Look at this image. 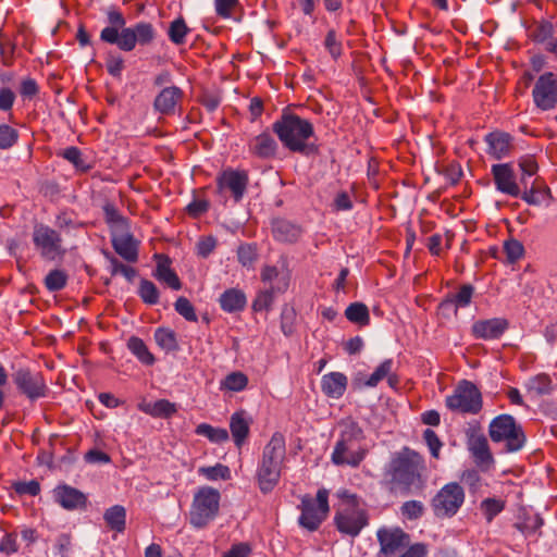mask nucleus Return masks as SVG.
<instances>
[{"instance_id": "obj_24", "label": "nucleus", "mask_w": 557, "mask_h": 557, "mask_svg": "<svg viewBox=\"0 0 557 557\" xmlns=\"http://www.w3.org/2000/svg\"><path fill=\"white\" fill-rule=\"evenodd\" d=\"M112 246L116 253L128 262H135L138 258V250L129 228L113 233Z\"/></svg>"}, {"instance_id": "obj_34", "label": "nucleus", "mask_w": 557, "mask_h": 557, "mask_svg": "<svg viewBox=\"0 0 557 557\" xmlns=\"http://www.w3.org/2000/svg\"><path fill=\"white\" fill-rule=\"evenodd\" d=\"M474 294V287L471 284H463L458 292L450 294L442 305L451 304L458 308H466L471 304Z\"/></svg>"}, {"instance_id": "obj_45", "label": "nucleus", "mask_w": 557, "mask_h": 557, "mask_svg": "<svg viewBox=\"0 0 557 557\" xmlns=\"http://www.w3.org/2000/svg\"><path fill=\"white\" fill-rule=\"evenodd\" d=\"M258 253H257V247L252 244H242L237 248V259L238 262L247 268L252 269L255 265V262L257 261Z\"/></svg>"}, {"instance_id": "obj_39", "label": "nucleus", "mask_w": 557, "mask_h": 557, "mask_svg": "<svg viewBox=\"0 0 557 557\" xmlns=\"http://www.w3.org/2000/svg\"><path fill=\"white\" fill-rule=\"evenodd\" d=\"M154 341L158 346L166 352L178 350L176 334L170 329H157L154 332Z\"/></svg>"}, {"instance_id": "obj_5", "label": "nucleus", "mask_w": 557, "mask_h": 557, "mask_svg": "<svg viewBox=\"0 0 557 557\" xmlns=\"http://www.w3.org/2000/svg\"><path fill=\"white\" fill-rule=\"evenodd\" d=\"M337 496L342 502L334 517L335 527L342 534L356 537L369 523L364 503L347 490L339 491Z\"/></svg>"}, {"instance_id": "obj_50", "label": "nucleus", "mask_w": 557, "mask_h": 557, "mask_svg": "<svg viewBox=\"0 0 557 557\" xmlns=\"http://www.w3.org/2000/svg\"><path fill=\"white\" fill-rule=\"evenodd\" d=\"M18 139V132L8 124L0 125V149L13 147Z\"/></svg>"}, {"instance_id": "obj_26", "label": "nucleus", "mask_w": 557, "mask_h": 557, "mask_svg": "<svg viewBox=\"0 0 557 557\" xmlns=\"http://www.w3.org/2000/svg\"><path fill=\"white\" fill-rule=\"evenodd\" d=\"M469 450L478 465H487L493 461L488 442L483 434H473L469 437Z\"/></svg>"}, {"instance_id": "obj_52", "label": "nucleus", "mask_w": 557, "mask_h": 557, "mask_svg": "<svg viewBox=\"0 0 557 557\" xmlns=\"http://www.w3.org/2000/svg\"><path fill=\"white\" fill-rule=\"evenodd\" d=\"M285 275H289L290 276L289 271L288 270L281 271L275 265H264L261 269V273H260L261 281L263 283L270 284V285H275L278 282V280L282 276H285Z\"/></svg>"}, {"instance_id": "obj_29", "label": "nucleus", "mask_w": 557, "mask_h": 557, "mask_svg": "<svg viewBox=\"0 0 557 557\" xmlns=\"http://www.w3.org/2000/svg\"><path fill=\"white\" fill-rule=\"evenodd\" d=\"M230 430L237 447H242L249 435V421L246 419L245 412H235L231 417Z\"/></svg>"}, {"instance_id": "obj_6", "label": "nucleus", "mask_w": 557, "mask_h": 557, "mask_svg": "<svg viewBox=\"0 0 557 557\" xmlns=\"http://www.w3.org/2000/svg\"><path fill=\"white\" fill-rule=\"evenodd\" d=\"M221 494L211 486H200L193 495L188 512L189 524L197 529L203 530L215 520L220 511Z\"/></svg>"}, {"instance_id": "obj_40", "label": "nucleus", "mask_w": 557, "mask_h": 557, "mask_svg": "<svg viewBox=\"0 0 557 557\" xmlns=\"http://www.w3.org/2000/svg\"><path fill=\"white\" fill-rule=\"evenodd\" d=\"M248 385V376L240 372L234 371L227 374L223 381H221L220 389L230 392H242Z\"/></svg>"}, {"instance_id": "obj_30", "label": "nucleus", "mask_w": 557, "mask_h": 557, "mask_svg": "<svg viewBox=\"0 0 557 557\" xmlns=\"http://www.w3.org/2000/svg\"><path fill=\"white\" fill-rule=\"evenodd\" d=\"M272 232L275 239L284 243H294L301 234V230L297 225L286 220L275 221Z\"/></svg>"}, {"instance_id": "obj_22", "label": "nucleus", "mask_w": 557, "mask_h": 557, "mask_svg": "<svg viewBox=\"0 0 557 557\" xmlns=\"http://www.w3.org/2000/svg\"><path fill=\"white\" fill-rule=\"evenodd\" d=\"M100 39L107 44L116 45L123 51H132L137 44L134 29L125 27L121 32L115 28H103Z\"/></svg>"}, {"instance_id": "obj_54", "label": "nucleus", "mask_w": 557, "mask_h": 557, "mask_svg": "<svg viewBox=\"0 0 557 557\" xmlns=\"http://www.w3.org/2000/svg\"><path fill=\"white\" fill-rule=\"evenodd\" d=\"M504 252L506 253L507 260L513 263L523 257L524 248L519 240L510 239L505 242Z\"/></svg>"}, {"instance_id": "obj_15", "label": "nucleus", "mask_w": 557, "mask_h": 557, "mask_svg": "<svg viewBox=\"0 0 557 557\" xmlns=\"http://www.w3.org/2000/svg\"><path fill=\"white\" fill-rule=\"evenodd\" d=\"M492 174L498 191L515 198L520 196V185L516 181V174L511 164H494L492 166Z\"/></svg>"}, {"instance_id": "obj_38", "label": "nucleus", "mask_w": 557, "mask_h": 557, "mask_svg": "<svg viewBox=\"0 0 557 557\" xmlns=\"http://www.w3.org/2000/svg\"><path fill=\"white\" fill-rule=\"evenodd\" d=\"M345 317L348 321L359 325H368L370 323L369 309L362 302L350 304L345 310Z\"/></svg>"}, {"instance_id": "obj_48", "label": "nucleus", "mask_w": 557, "mask_h": 557, "mask_svg": "<svg viewBox=\"0 0 557 557\" xmlns=\"http://www.w3.org/2000/svg\"><path fill=\"white\" fill-rule=\"evenodd\" d=\"M175 311L182 315L186 321L197 322L198 317L195 307L186 297H178L174 304Z\"/></svg>"}, {"instance_id": "obj_19", "label": "nucleus", "mask_w": 557, "mask_h": 557, "mask_svg": "<svg viewBox=\"0 0 557 557\" xmlns=\"http://www.w3.org/2000/svg\"><path fill=\"white\" fill-rule=\"evenodd\" d=\"M278 150V144L269 131L252 137L248 143V151L259 159H272Z\"/></svg>"}, {"instance_id": "obj_56", "label": "nucleus", "mask_w": 557, "mask_h": 557, "mask_svg": "<svg viewBox=\"0 0 557 557\" xmlns=\"http://www.w3.org/2000/svg\"><path fill=\"white\" fill-rule=\"evenodd\" d=\"M13 488L20 495L37 496L40 493V484L36 480L15 482Z\"/></svg>"}, {"instance_id": "obj_57", "label": "nucleus", "mask_w": 557, "mask_h": 557, "mask_svg": "<svg viewBox=\"0 0 557 557\" xmlns=\"http://www.w3.org/2000/svg\"><path fill=\"white\" fill-rule=\"evenodd\" d=\"M238 3L239 0H214L215 13L222 18H231Z\"/></svg>"}, {"instance_id": "obj_60", "label": "nucleus", "mask_w": 557, "mask_h": 557, "mask_svg": "<svg viewBox=\"0 0 557 557\" xmlns=\"http://www.w3.org/2000/svg\"><path fill=\"white\" fill-rule=\"evenodd\" d=\"M423 438L431 451V455L434 457V458H438L440 457V450L442 448V442L440 441L438 436L436 435V433L431 430V429H426L424 432H423Z\"/></svg>"}, {"instance_id": "obj_18", "label": "nucleus", "mask_w": 557, "mask_h": 557, "mask_svg": "<svg viewBox=\"0 0 557 557\" xmlns=\"http://www.w3.org/2000/svg\"><path fill=\"white\" fill-rule=\"evenodd\" d=\"M52 493L54 502L66 510L84 508L87 504V496L79 490L67 484L57 485Z\"/></svg>"}, {"instance_id": "obj_21", "label": "nucleus", "mask_w": 557, "mask_h": 557, "mask_svg": "<svg viewBox=\"0 0 557 557\" xmlns=\"http://www.w3.org/2000/svg\"><path fill=\"white\" fill-rule=\"evenodd\" d=\"M289 275L282 276L275 285H269L268 288L260 290L253 302L255 311H268L271 309L276 294L285 293L289 287Z\"/></svg>"}, {"instance_id": "obj_9", "label": "nucleus", "mask_w": 557, "mask_h": 557, "mask_svg": "<svg viewBox=\"0 0 557 557\" xmlns=\"http://www.w3.org/2000/svg\"><path fill=\"white\" fill-rule=\"evenodd\" d=\"M32 240L39 256L47 261L62 260L66 255L61 234L46 224H36Z\"/></svg>"}, {"instance_id": "obj_61", "label": "nucleus", "mask_w": 557, "mask_h": 557, "mask_svg": "<svg viewBox=\"0 0 557 557\" xmlns=\"http://www.w3.org/2000/svg\"><path fill=\"white\" fill-rule=\"evenodd\" d=\"M324 44L326 50L334 59H337L342 54V44L337 39V35L334 29L327 32Z\"/></svg>"}, {"instance_id": "obj_17", "label": "nucleus", "mask_w": 557, "mask_h": 557, "mask_svg": "<svg viewBox=\"0 0 557 557\" xmlns=\"http://www.w3.org/2000/svg\"><path fill=\"white\" fill-rule=\"evenodd\" d=\"M508 329V321L503 318L478 320L471 326V334L476 339H498Z\"/></svg>"}, {"instance_id": "obj_55", "label": "nucleus", "mask_w": 557, "mask_h": 557, "mask_svg": "<svg viewBox=\"0 0 557 557\" xmlns=\"http://www.w3.org/2000/svg\"><path fill=\"white\" fill-rule=\"evenodd\" d=\"M18 92L24 100L34 99L39 92V86L36 79L24 77L20 83Z\"/></svg>"}, {"instance_id": "obj_62", "label": "nucleus", "mask_w": 557, "mask_h": 557, "mask_svg": "<svg viewBox=\"0 0 557 557\" xmlns=\"http://www.w3.org/2000/svg\"><path fill=\"white\" fill-rule=\"evenodd\" d=\"M210 208L209 201L206 199H194L186 207V212L191 218H199L205 214Z\"/></svg>"}, {"instance_id": "obj_42", "label": "nucleus", "mask_w": 557, "mask_h": 557, "mask_svg": "<svg viewBox=\"0 0 557 557\" xmlns=\"http://www.w3.org/2000/svg\"><path fill=\"white\" fill-rule=\"evenodd\" d=\"M555 33V26L549 21H540L535 23V25L532 27L530 37L533 41L539 44H544L546 40H548Z\"/></svg>"}, {"instance_id": "obj_28", "label": "nucleus", "mask_w": 557, "mask_h": 557, "mask_svg": "<svg viewBox=\"0 0 557 557\" xmlns=\"http://www.w3.org/2000/svg\"><path fill=\"white\" fill-rule=\"evenodd\" d=\"M138 408L146 414L163 419L172 417L177 411L176 405L168 399H159L153 403H143L138 405Z\"/></svg>"}, {"instance_id": "obj_33", "label": "nucleus", "mask_w": 557, "mask_h": 557, "mask_svg": "<svg viewBox=\"0 0 557 557\" xmlns=\"http://www.w3.org/2000/svg\"><path fill=\"white\" fill-rule=\"evenodd\" d=\"M127 347L136 358L146 366H152L156 361L145 342L136 336H132L127 342Z\"/></svg>"}, {"instance_id": "obj_47", "label": "nucleus", "mask_w": 557, "mask_h": 557, "mask_svg": "<svg viewBox=\"0 0 557 557\" xmlns=\"http://www.w3.org/2000/svg\"><path fill=\"white\" fill-rule=\"evenodd\" d=\"M188 30L185 21L182 17L176 18L170 24L169 38L173 44L182 45L185 42Z\"/></svg>"}, {"instance_id": "obj_59", "label": "nucleus", "mask_w": 557, "mask_h": 557, "mask_svg": "<svg viewBox=\"0 0 557 557\" xmlns=\"http://www.w3.org/2000/svg\"><path fill=\"white\" fill-rule=\"evenodd\" d=\"M106 67L110 75L120 77L124 69V60L119 54L110 53L106 61Z\"/></svg>"}, {"instance_id": "obj_8", "label": "nucleus", "mask_w": 557, "mask_h": 557, "mask_svg": "<svg viewBox=\"0 0 557 557\" xmlns=\"http://www.w3.org/2000/svg\"><path fill=\"white\" fill-rule=\"evenodd\" d=\"M488 434L494 443L504 442L507 451H518L525 443L522 428L510 414L494 418L490 423Z\"/></svg>"}, {"instance_id": "obj_3", "label": "nucleus", "mask_w": 557, "mask_h": 557, "mask_svg": "<svg viewBox=\"0 0 557 557\" xmlns=\"http://www.w3.org/2000/svg\"><path fill=\"white\" fill-rule=\"evenodd\" d=\"M285 460V436L280 432H275L269 443L263 447L256 471V480L261 493L268 494L276 487L282 475Z\"/></svg>"}, {"instance_id": "obj_20", "label": "nucleus", "mask_w": 557, "mask_h": 557, "mask_svg": "<svg viewBox=\"0 0 557 557\" xmlns=\"http://www.w3.org/2000/svg\"><path fill=\"white\" fill-rule=\"evenodd\" d=\"M14 383L22 393L32 399L44 396L45 382L39 374H33L27 370H18L14 374Z\"/></svg>"}, {"instance_id": "obj_13", "label": "nucleus", "mask_w": 557, "mask_h": 557, "mask_svg": "<svg viewBox=\"0 0 557 557\" xmlns=\"http://www.w3.org/2000/svg\"><path fill=\"white\" fill-rule=\"evenodd\" d=\"M532 99L541 111H550L557 107V74L545 72L534 83Z\"/></svg>"}, {"instance_id": "obj_25", "label": "nucleus", "mask_w": 557, "mask_h": 557, "mask_svg": "<svg viewBox=\"0 0 557 557\" xmlns=\"http://www.w3.org/2000/svg\"><path fill=\"white\" fill-rule=\"evenodd\" d=\"M348 380L347 376L342 372H331L322 376L321 388L322 392L331 398H341L346 388Z\"/></svg>"}, {"instance_id": "obj_14", "label": "nucleus", "mask_w": 557, "mask_h": 557, "mask_svg": "<svg viewBox=\"0 0 557 557\" xmlns=\"http://www.w3.org/2000/svg\"><path fill=\"white\" fill-rule=\"evenodd\" d=\"M376 536L380 543L379 557H395L410 542L409 535L399 528H381Z\"/></svg>"}, {"instance_id": "obj_7", "label": "nucleus", "mask_w": 557, "mask_h": 557, "mask_svg": "<svg viewBox=\"0 0 557 557\" xmlns=\"http://www.w3.org/2000/svg\"><path fill=\"white\" fill-rule=\"evenodd\" d=\"M445 405L453 412L478 414L483 407L482 394L472 382L462 380L446 397Z\"/></svg>"}, {"instance_id": "obj_63", "label": "nucleus", "mask_w": 557, "mask_h": 557, "mask_svg": "<svg viewBox=\"0 0 557 557\" xmlns=\"http://www.w3.org/2000/svg\"><path fill=\"white\" fill-rule=\"evenodd\" d=\"M133 29L140 44H148L153 38V28L149 23H138Z\"/></svg>"}, {"instance_id": "obj_51", "label": "nucleus", "mask_w": 557, "mask_h": 557, "mask_svg": "<svg viewBox=\"0 0 557 557\" xmlns=\"http://www.w3.org/2000/svg\"><path fill=\"white\" fill-rule=\"evenodd\" d=\"M400 512L406 519L417 520L424 513V506L419 500H408L401 505Z\"/></svg>"}, {"instance_id": "obj_32", "label": "nucleus", "mask_w": 557, "mask_h": 557, "mask_svg": "<svg viewBox=\"0 0 557 557\" xmlns=\"http://www.w3.org/2000/svg\"><path fill=\"white\" fill-rule=\"evenodd\" d=\"M524 387L532 396L546 395L552 392V380L547 374L541 373L530 377L524 383Z\"/></svg>"}, {"instance_id": "obj_10", "label": "nucleus", "mask_w": 557, "mask_h": 557, "mask_svg": "<svg viewBox=\"0 0 557 557\" xmlns=\"http://www.w3.org/2000/svg\"><path fill=\"white\" fill-rule=\"evenodd\" d=\"M300 510L301 515L298 519L299 524L309 531H315L326 519L330 511L329 491L320 488L315 499L309 495L304 496L301 498Z\"/></svg>"}, {"instance_id": "obj_58", "label": "nucleus", "mask_w": 557, "mask_h": 557, "mask_svg": "<svg viewBox=\"0 0 557 557\" xmlns=\"http://www.w3.org/2000/svg\"><path fill=\"white\" fill-rule=\"evenodd\" d=\"M519 168L522 171L521 184L527 188L525 177H531L537 172V163L532 157H523L519 160Z\"/></svg>"}, {"instance_id": "obj_1", "label": "nucleus", "mask_w": 557, "mask_h": 557, "mask_svg": "<svg viewBox=\"0 0 557 557\" xmlns=\"http://www.w3.org/2000/svg\"><path fill=\"white\" fill-rule=\"evenodd\" d=\"M272 131L290 152L310 156L318 151L313 124L287 109L274 121Z\"/></svg>"}, {"instance_id": "obj_23", "label": "nucleus", "mask_w": 557, "mask_h": 557, "mask_svg": "<svg viewBox=\"0 0 557 557\" xmlns=\"http://www.w3.org/2000/svg\"><path fill=\"white\" fill-rule=\"evenodd\" d=\"M485 143L487 153L497 160L508 157L512 150V137L507 133H490L485 136Z\"/></svg>"}, {"instance_id": "obj_27", "label": "nucleus", "mask_w": 557, "mask_h": 557, "mask_svg": "<svg viewBox=\"0 0 557 557\" xmlns=\"http://www.w3.org/2000/svg\"><path fill=\"white\" fill-rule=\"evenodd\" d=\"M219 302L223 311L233 313L244 310L247 298L240 289L230 288L220 296Z\"/></svg>"}, {"instance_id": "obj_46", "label": "nucleus", "mask_w": 557, "mask_h": 557, "mask_svg": "<svg viewBox=\"0 0 557 557\" xmlns=\"http://www.w3.org/2000/svg\"><path fill=\"white\" fill-rule=\"evenodd\" d=\"M67 275L63 270L54 269L45 277V286L49 292H58L65 287Z\"/></svg>"}, {"instance_id": "obj_12", "label": "nucleus", "mask_w": 557, "mask_h": 557, "mask_svg": "<svg viewBox=\"0 0 557 557\" xmlns=\"http://www.w3.org/2000/svg\"><path fill=\"white\" fill-rule=\"evenodd\" d=\"M465 502V491L456 482L444 485L432 500L436 517H453Z\"/></svg>"}, {"instance_id": "obj_11", "label": "nucleus", "mask_w": 557, "mask_h": 557, "mask_svg": "<svg viewBox=\"0 0 557 557\" xmlns=\"http://www.w3.org/2000/svg\"><path fill=\"white\" fill-rule=\"evenodd\" d=\"M216 194L225 205L230 198L239 202L247 189L249 177L246 171L226 169L215 178Z\"/></svg>"}, {"instance_id": "obj_36", "label": "nucleus", "mask_w": 557, "mask_h": 557, "mask_svg": "<svg viewBox=\"0 0 557 557\" xmlns=\"http://www.w3.org/2000/svg\"><path fill=\"white\" fill-rule=\"evenodd\" d=\"M103 518L112 530L122 532L125 529L126 510L123 506L110 507L106 510Z\"/></svg>"}, {"instance_id": "obj_4", "label": "nucleus", "mask_w": 557, "mask_h": 557, "mask_svg": "<svg viewBox=\"0 0 557 557\" xmlns=\"http://www.w3.org/2000/svg\"><path fill=\"white\" fill-rule=\"evenodd\" d=\"M363 442L364 433L359 424L352 420L344 422L334 445L331 461L341 467H359L368 454Z\"/></svg>"}, {"instance_id": "obj_16", "label": "nucleus", "mask_w": 557, "mask_h": 557, "mask_svg": "<svg viewBox=\"0 0 557 557\" xmlns=\"http://www.w3.org/2000/svg\"><path fill=\"white\" fill-rule=\"evenodd\" d=\"M183 98L184 91L180 87L174 85L164 87L156 96L153 109L163 115H174Z\"/></svg>"}, {"instance_id": "obj_44", "label": "nucleus", "mask_w": 557, "mask_h": 557, "mask_svg": "<svg viewBox=\"0 0 557 557\" xmlns=\"http://www.w3.org/2000/svg\"><path fill=\"white\" fill-rule=\"evenodd\" d=\"M519 197L529 205L540 206L549 197V189L532 185L530 189H525L523 193L520 191Z\"/></svg>"}, {"instance_id": "obj_53", "label": "nucleus", "mask_w": 557, "mask_h": 557, "mask_svg": "<svg viewBox=\"0 0 557 557\" xmlns=\"http://www.w3.org/2000/svg\"><path fill=\"white\" fill-rule=\"evenodd\" d=\"M198 472L211 481H215L218 479L227 480L230 478V469L221 463L212 467H202Z\"/></svg>"}, {"instance_id": "obj_35", "label": "nucleus", "mask_w": 557, "mask_h": 557, "mask_svg": "<svg viewBox=\"0 0 557 557\" xmlns=\"http://www.w3.org/2000/svg\"><path fill=\"white\" fill-rule=\"evenodd\" d=\"M106 222L113 230V233L129 228L128 221L124 218L112 203L103 206Z\"/></svg>"}, {"instance_id": "obj_43", "label": "nucleus", "mask_w": 557, "mask_h": 557, "mask_svg": "<svg viewBox=\"0 0 557 557\" xmlns=\"http://www.w3.org/2000/svg\"><path fill=\"white\" fill-rule=\"evenodd\" d=\"M394 362L392 359L384 360L373 373L362 383L366 387H375L377 384L392 373Z\"/></svg>"}, {"instance_id": "obj_41", "label": "nucleus", "mask_w": 557, "mask_h": 557, "mask_svg": "<svg viewBox=\"0 0 557 557\" xmlns=\"http://www.w3.org/2000/svg\"><path fill=\"white\" fill-rule=\"evenodd\" d=\"M138 296L147 305H157L160 294L154 283L149 280L141 278L138 286Z\"/></svg>"}, {"instance_id": "obj_2", "label": "nucleus", "mask_w": 557, "mask_h": 557, "mask_svg": "<svg viewBox=\"0 0 557 557\" xmlns=\"http://www.w3.org/2000/svg\"><path fill=\"white\" fill-rule=\"evenodd\" d=\"M425 469L423 457L404 448L393 455L385 470L392 488L409 493L412 488L420 490L423 486L422 472Z\"/></svg>"}, {"instance_id": "obj_37", "label": "nucleus", "mask_w": 557, "mask_h": 557, "mask_svg": "<svg viewBox=\"0 0 557 557\" xmlns=\"http://www.w3.org/2000/svg\"><path fill=\"white\" fill-rule=\"evenodd\" d=\"M195 433L207 437L210 442L215 444H221L228 440V432L226 429L215 428L208 423H200L197 425Z\"/></svg>"}, {"instance_id": "obj_64", "label": "nucleus", "mask_w": 557, "mask_h": 557, "mask_svg": "<svg viewBox=\"0 0 557 557\" xmlns=\"http://www.w3.org/2000/svg\"><path fill=\"white\" fill-rule=\"evenodd\" d=\"M15 94L9 87L0 88V111L8 112L11 111L15 101Z\"/></svg>"}, {"instance_id": "obj_31", "label": "nucleus", "mask_w": 557, "mask_h": 557, "mask_svg": "<svg viewBox=\"0 0 557 557\" xmlns=\"http://www.w3.org/2000/svg\"><path fill=\"white\" fill-rule=\"evenodd\" d=\"M153 275L158 281L166 284L174 290H178L182 287L177 274L170 268V260L168 258H162L158 262Z\"/></svg>"}, {"instance_id": "obj_49", "label": "nucleus", "mask_w": 557, "mask_h": 557, "mask_svg": "<svg viewBox=\"0 0 557 557\" xmlns=\"http://www.w3.org/2000/svg\"><path fill=\"white\" fill-rule=\"evenodd\" d=\"M504 508L505 502L496 498H486L481 504V509L487 521H492Z\"/></svg>"}]
</instances>
